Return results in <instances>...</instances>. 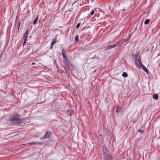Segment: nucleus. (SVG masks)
Wrapping results in <instances>:
<instances>
[{
	"label": "nucleus",
	"mask_w": 160,
	"mask_h": 160,
	"mask_svg": "<svg viewBox=\"0 0 160 160\" xmlns=\"http://www.w3.org/2000/svg\"><path fill=\"white\" fill-rule=\"evenodd\" d=\"M62 54L63 56V57L65 60V62H68V60L67 57L66 55V50L63 48H62Z\"/></svg>",
	"instance_id": "obj_4"
},
{
	"label": "nucleus",
	"mask_w": 160,
	"mask_h": 160,
	"mask_svg": "<svg viewBox=\"0 0 160 160\" xmlns=\"http://www.w3.org/2000/svg\"><path fill=\"white\" fill-rule=\"evenodd\" d=\"M118 43L115 44L107 46L104 49L105 51L109 49L116 47L118 45Z\"/></svg>",
	"instance_id": "obj_5"
},
{
	"label": "nucleus",
	"mask_w": 160,
	"mask_h": 160,
	"mask_svg": "<svg viewBox=\"0 0 160 160\" xmlns=\"http://www.w3.org/2000/svg\"><path fill=\"white\" fill-rule=\"evenodd\" d=\"M149 21H150L149 19H146V20H145V21L144 22V24H147L149 22Z\"/></svg>",
	"instance_id": "obj_13"
},
{
	"label": "nucleus",
	"mask_w": 160,
	"mask_h": 160,
	"mask_svg": "<svg viewBox=\"0 0 160 160\" xmlns=\"http://www.w3.org/2000/svg\"><path fill=\"white\" fill-rule=\"evenodd\" d=\"M10 119L11 122L13 124H19L22 122L20 116L17 113L13 115Z\"/></svg>",
	"instance_id": "obj_1"
},
{
	"label": "nucleus",
	"mask_w": 160,
	"mask_h": 160,
	"mask_svg": "<svg viewBox=\"0 0 160 160\" xmlns=\"http://www.w3.org/2000/svg\"><path fill=\"white\" fill-rule=\"evenodd\" d=\"M28 29H27L26 31L25 32V33H24V36H23V38H26L27 39L28 38Z\"/></svg>",
	"instance_id": "obj_8"
},
{
	"label": "nucleus",
	"mask_w": 160,
	"mask_h": 160,
	"mask_svg": "<svg viewBox=\"0 0 160 160\" xmlns=\"http://www.w3.org/2000/svg\"><path fill=\"white\" fill-rule=\"evenodd\" d=\"M122 75L124 77H127L128 76L127 73L125 72L122 73Z\"/></svg>",
	"instance_id": "obj_11"
},
{
	"label": "nucleus",
	"mask_w": 160,
	"mask_h": 160,
	"mask_svg": "<svg viewBox=\"0 0 160 160\" xmlns=\"http://www.w3.org/2000/svg\"><path fill=\"white\" fill-rule=\"evenodd\" d=\"M140 68H142L147 73H148V70L143 65H142Z\"/></svg>",
	"instance_id": "obj_7"
},
{
	"label": "nucleus",
	"mask_w": 160,
	"mask_h": 160,
	"mask_svg": "<svg viewBox=\"0 0 160 160\" xmlns=\"http://www.w3.org/2000/svg\"><path fill=\"white\" fill-rule=\"evenodd\" d=\"M56 42V40L55 39V40L53 41V42L51 43V47L50 48L52 49V46Z\"/></svg>",
	"instance_id": "obj_12"
},
{
	"label": "nucleus",
	"mask_w": 160,
	"mask_h": 160,
	"mask_svg": "<svg viewBox=\"0 0 160 160\" xmlns=\"http://www.w3.org/2000/svg\"><path fill=\"white\" fill-rule=\"evenodd\" d=\"M104 160H113L112 157L111 153L106 150L103 154Z\"/></svg>",
	"instance_id": "obj_2"
},
{
	"label": "nucleus",
	"mask_w": 160,
	"mask_h": 160,
	"mask_svg": "<svg viewBox=\"0 0 160 160\" xmlns=\"http://www.w3.org/2000/svg\"><path fill=\"white\" fill-rule=\"evenodd\" d=\"M1 57H0V60H1Z\"/></svg>",
	"instance_id": "obj_21"
},
{
	"label": "nucleus",
	"mask_w": 160,
	"mask_h": 160,
	"mask_svg": "<svg viewBox=\"0 0 160 160\" xmlns=\"http://www.w3.org/2000/svg\"><path fill=\"white\" fill-rule=\"evenodd\" d=\"M118 108H117L116 110V112H118Z\"/></svg>",
	"instance_id": "obj_19"
},
{
	"label": "nucleus",
	"mask_w": 160,
	"mask_h": 160,
	"mask_svg": "<svg viewBox=\"0 0 160 160\" xmlns=\"http://www.w3.org/2000/svg\"><path fill=\"white\" fill-rule=\"evenodd\" d=\"M78 39H79V38H78V35H77L76 36V37L75 38V41H78Z\"/></svg>",
	"instance_id": "obj_14"
},
{
	"label": "nucleus",
	"mask_w": 160,
	"mask_h": 160,
	"mask_svg": "<svg viewBox=\"0 0 160 160\" xmlns=\"http://www.w3.org/2000/svg\"><path fill=\"white\" fill-rule=\"evenodd\" d=\"M136 57L135 58V64L138 67H140L143 65L141 62V58L140 56L138 55H135Z\"/></svg>",
	"instance_id": "obj_3"
},
{
	"label": "nucleus",
	"mask_w": 160,
	"mask_h": 160,
	"mask_svg": "<svg viewBox=\"0 0 160 160\" xmlns=\"http://www.w3.org/2000/svg\"><path fill=\"white\" fill-rule=\"evenodd\" d=\"M38 16H37V17H36V18L34 20V21H33V24L34 25H35L36 24L37 22L38 19Z\"/></svg>",
	"instance_id": "obj_10"
},
{
	"label": "nucleus",
	"mask_w": 160,
	"mask_h": 160,
	"mask_svg": "<svg viewBox=\"0 0 160 160\" xmlns=\"http://www.w3.org/2000/svg\"><path fill=\"white\" fill-rule=\"evenodd\" d=\"M66 74H67V75H68V76H69V75H70V73H69V72H66Z\"/></svg>",
	"instance_id": "obj_18"
},
{
	"label": "nucleus",
	"mask_w": 160,
	"mask_h": 160,
	"mask_svg": "<svg viewBox=\"0 0 160 160\" xmlns=\"http://www.w3.org/2000/svg\"><path fill=\"white\" fill-rule=\"evenodd\" d=\"M51 133V132L50 131H47L46 132L45 135L42 137V139H44L48 138L49 137H50Z\"/></svg>",
	"instance_id": "obj_6"
},
{
	"label": "nucleus",
	"mask_w": 160,
	"mask_h": 160,
	"mask_svg": "<svg viewBox=\"0 0 160 160\" xmlns=\"http://www.w3.org/2000/svg\"><path fill=\"white\" fill-rule=\"evenodd\" d=\"M27 41V39L26 38H24V41L23 42V45H24L25 43L26 42V41Z\"/></svg>",
	"instance_id": "obj_16"
},
{
	"label": "nucleus",
	"mask_w": 160,
	"mask_h": 160,
	"mask_svg": "<svg viewBox=\"0 0 160 160\" xmlns=\"http://www.w3.org/2000/svg\"><path fill=\"white\" fill-rule=\"evenodd\" d=\"M140 131L142 132H143V131H142V130H140Z\"/></svg>",
	"instance_id": "obj_20"
},
{
	"label": "nucleus",
	"mask_w": 160,
	"mask_h": 160,
	"mask_svg": "<svg viewBox=\"0 0 160 160\" xmlns=\"http://www.w3.org/2000/svg\"><path fill=\"white\" fill-rule=\"evenodd\" d=\"M94 14V11L93 10H92L91 12V14L92 15H93Z\"/></svg>",
	"instance_id": "obj_17"
},
{
	"label": "nucleus",
	"mask_w": 160,
	"mask_h": 160,
	"mask_svg": "<svg viewBox=\"0 0 160 160\" xmlns=\"http://www.w3.org/2000/svg\"><path fill=\"white\" fill-rule=\"evenodd\" d=\"M80 23H79L77 25V26H76V28H79L80 26Z\"/></svg>",
	"instance_id": "obj_15"
},
{
	"label": "nucleus",
	"mask_w": 160,
	"mask_h": 160,
	"mask_svg": "<svg viewBox=\"0 0 160 160\" xmlns=\"http://www.w3.org/2000/svg\"><path fill=\"white\" fill-rule=\"evenodd\" d=\"M158 95L157 94H154L153 95V98L155 100H157L158 99Z\"/></svg>",
	"instance_id": "obj_9"
}]
</instances>
